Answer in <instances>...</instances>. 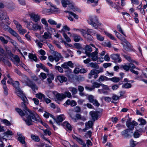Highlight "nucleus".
Returning a JSON list of instances; mask_svg holds the SVG:
<instances>
[{
  "label": "nucleus",
  "instance_id": "1",
  "mask_svg": "<svg viewBox=\"0 0 147 147\" xmlns=\"http://www.w3.org/2000/svg\"><path fill=\"white\" fill-rule=\"evenodd\" d=\"M24 106L25 108V109L24 110L25 112L24 113L21 109L19 108H16V110L21 116H25L26 117V119H25L23 117V119L27 125L29 126L32 125L33 120V122L41 123L47 128H49V126L45 123L42 122L40 117L36 113L30 110L27 107H26L25 106Z\"/></svg>",
  "mask_w": 147,
  "mask_h": 147
},
{
  "label": "nucleus",
  "instance_id": "2",
  "mask_svg": "<svg viewBox=\"0 0 147 147\" xmlns=\"http://www.w3.org/2000/svg\"><path fill=\"white\" fill-rule=\"evenodd\" d=\"M13 84L14 86L16 88L17 96L20 97L23 101V102H22V107L24 110L25 109L24 106L26 107H27L26 105L28 104L27 99L23 92L19 88V83L18 81H16L15 82H14L13 81V84Z\"/></svg>",
  "mask_w": 147,
  "mask_h": 147
},
{
  "label": "nucleus",
  "instance_id": "3",
  "mask_svg": "<svg viewBox=\"0 0 147 147\" xmlns=\"http://www.w3.org/2000/svg\"><path fill=\"white\" fill-rule=\"evenodd\" d=\"M23 83H25L27 86L30 87L33 90H37V87L35 84L32 83L27 76H23Z\"/></svg>",
  "mask_w": 147,
  "mask_h": 147
},
{
  "label": "nucleus",
  "instance_id": "4",
  "mask_svg": "<svg viewBox=\"0 0 147 147\" xmlns=\"http://www.w3.org/2000/svg\"><path fill=\"white\" fill-rule=\"evenodd\" d=\"M103 72V70L102 68H100L98 70L93 69L90 71V73L88 74V78L89 79H91L93 76L94 75L93 78L94 79H96L98 77V74Z\"/></svg>",
  "mask_w": 147,
  "mask_h": 147
},
{
  "label": "nucleus",
  "instance_id": "5",
  "mask_svg": "<svg viewBox=\"0 0 147 147\" xmlns=\"http://www.w3.org/2000/svg\"><path fill=\"white\" fill-rule=\"evenodd\" d=\"M91 46L94 48L95 49H93V50H95V51L94 52H93L92 53H90L89 55H87V56L91 58V60H92L93 61H96L98 58V49L96 48L95 47V46L93 44H91Z\"/></svg>",
  "mask_w": 147,
  "mask_h": 147
},
{
  "label": "nucleus",
  "instance_id": "6",
  "mask_svg": "<svg viewBox=\"0 0 147 147\" xmlns=\"http://www.w3.org/2000/svg\"><path fill=\"white\" fill-rule=\"evenodd\" d=\"M30 24H28L27 25V27L30 29L32 30L35 31H37L38 30H41L43 28V25L41 24H38L37 23H33L32 26V27L30 28L29 27L30 26Z\"/></svg>",
  "mask_w": 147,
  "mask_h": 147
},
{
  "label": "nucleus",
  "instance_id": "7",
  "mask_svg": "<svg viewBox=\"0 0 147 147\" xmlns=\"http://www.w3.org/2000/svg\"><path fill=\"white\" fill-rule=\"evenodd\" d=\"M98 22V18L97 17L94 16L92 17L90 19V20L88 21V23L90 25H92L96 29L98 28V26L96 25Z\"/></svg>",
  "mask_w": 147,
  "mask_h": 147
},
{
  "label": "nucleus",
  "instance_id": "8",
  "mask_svg": "<svg viewBox=\"0 0 147 147\" xmlns=\"http://www.w3.org/2000/svg\"><path fill=\"white\" fill-rule=\"evenodd\" d=\"M29 15L31 20L35 22H37L40 20V16L38 14H36L34 13H30Z\"/></svg>",
  "mask_w": 147,
  "mask_h": 147
},
{
  "label": "nucleus",
  "instance_id": "9",
  "mask_svg": "<svg viewBox=\"0 0 147 147\" xmlns=\"http://www.w3.org/2000/svg\"><path fill=\"white\" fill-rule=\"evenodd\" d=\"M110 57L115 63H120L121 61V59L118 54H112L111 55Z\"/></svg>",
  "mask_w": 147,
  "mask_h": 147
},
{
  "label": "nucleus",
  "instance_id": "10",
  "mask_svg": "<svg viewBox=\"0 0 147 147\" xmlns=\"http://www.w3.org/2000/svg\"><path fill=\"white\" fill-rule=\"evenodd\" d=\"M88 99L90 102L92 103L94 106L97 107L99 106V103L96 100L94 99V97L93 95H89L88 97Z\"/></svg>",
  "mask_w": 147,
  "mask_h": 147
},
{
  "label": "nucleus",
  "instance_id": "11",
  "mask_svg": "<svg viewBox=\"0 0 147 147\" xmlns=\"http://www.w3.org/2000/svg\"><path fill=\"white\" fill-rule=\"evenodd\" d=\"M137 63L135 61H133L132 63H129L128 64V65H124L121 66V67L125 70L126 71H128L131 68H136L135 66L133 64V63Z\"/></svg>",
  "mask_w": 147,
  "mask_h": 147
},
{
  "label": "nucleus",
  "instance_id": "12",
  "mask_svg": "<svg viewBox=\"0 0 147 147\" xmlns=\"http://www.w3.org/2000/svg\"><path fill=\"white\" fill-rule=\"evenodd\" d=\"M74 64L72 63L71 61H69L64 63L62 64L61 66L64 69H69V67L71 68L74 67Z\"/></svg>",
  "mask_w": 147,
  "mask_h": 147
},
{
  "label": "nucleus",
  "instance_id": "13",
  "mask_svg": "<svg viewBox=\"0 0 147 147\" xmlns=\"http://www.w3.org/2000/svg\"><path fill=\"white\" fill-rule=\"evenodd\" d=\"M72 136L74 139L79 144L83 146V147H86V143L81 138L75 135H73Z\"/></svg>",
  "mask_w": 147,
  "mask_h": 147
},
{
  "label": "nucleus",
  "instance_id": "14",
  "mask_svg": "<svg viewBox=\"0 0 147 147\" xmlns=\"http://www.w3.org/2000/svg\"><path fill=\"white\" fill-rule=\"evenodd\" d=\"M53 55L54 59V60L56 62L59 61L60 59L63 58L61 55L57 51H54Z\"/></svg>",
  "mask_w": 147,
  "mask_h": 147
},
{
  "label": "nucleus",
  "instance_id": "15",
  "mask_svg": "<svg viewBox=\"0 0 147 147\" xmlns=\"http://www.w3.org/2000/svg\"><path fill=\"white\" fill-rule=\"evenodd\" d=\"M138 123L134 121H133L132 122H127L126 123V125L127 127L131 130L133 129L134 127V126L137 125Z\"/></svg>",
  "mask_w": 147,
  "mask_h": 147
},
{
  "label": "nucleus",
  "instance_id": "16",
  "mask_svg": "<svg viewBox=\"0 0 147 147\" xmlns=\"http://www.w3.org/2000/svg\"><path fill=\"white\" fill-rule=\"evenodd\" d=\"M8 19L6 13L1 10H0V20H7Z\"/></svg>",
  "mask_w": 147,
  "mask_h": 147
},
{
  "label": "nucleus",
  "instance_id": "17",
  "mask_svg": "<svg viewBox=\"0 0 147 147\" xmlns=\"http://www.w3.org/2000/svg\"><path fill=\"white\" fill-rule=\"evenodd\" d=\"M72 2L68 0H61V3L63 6L66 7L67 5L69 7L72 6Z\"/></svg>",
  "mask_w": 147,
  "mask_h": 147
},
{
  "label": "nucleus",
  "instance_id": "18",
  "mask_svg": "<svg viewBox=\"0 0 147 147\" xmlns=\"http://www.w3.org/2000/svg\"><path fill=\"white\" fill-rule=\"evenodd\" d=\"M98 112L92 111L90 112V114L91 115L92 119L94 121L97 120L98 116Z\"/></svg>",
  "mask_w": 147,
  "mask_h": 147
},
{
  "label": "nucleus",
  "instance_id": "19",
  "mask_svg": "<svg viewBox=\"0 0 147 147\" xmlns=\"http://www.w3.org/2000/svg\"><path fill=\"white\" fill-rule=\"evenodd\" d=\"M71 36L73 38L74 41L76 42H78L80 40H83L81 37L80 35L76 34H73L71 35Z\"/></svg>",
  "mask_w": 147,
  "mask_h": 147
},
{
  "label": "nucleus",
  "instance_id": "20",
  "mask_svg": "<svg viewBox=\"0 0 147 147\" xmlns=\"http://www.w3.org/2000/svg\"><path fill=\"white\" fill-rule=\"evenodd\" d=\"M0 61L3 58L7 57V55L6 52L1 47H0Z\"/></svg>",
  "mask_w": 147,
  "mask_h": 147
},
{
  "label": "nucleus",
  "instance_id": "21",
  "mask_svg": "<svg viewBox=\"0 0 147 147\" xmlns=\"http://www.w3.org/2000/svg\"><path fill=\"white\" fill-rule=\"evenodd\" d=\"M84 49L85 53L87 56L89 55V54L91 53L90 52H92L93 50L91 46L88 45L84 47Z\"/></svg>",
  "mask_w": 147,
  "mask_h": 147
},
{
  "label": "nucleus",
  "instance_id": "22",
  "mask_svg": "<svg viewBox=\"0 0 147 147\" xmlns=\"http://www.w3.org/2000/svg\"><path fill=\"white\" fill-rule=\"evenodd\" d=\"M65 117L63 114L57 116L56 121L57 123L61 122L64 119H65Z\"/></svg>",
  "mask_w": 147,
  "mask_h": 147
},
{
  "label": "nucleus",
  "instance_id": "23",
  "mask_svg": "<svg viewBox=\"0 0 147 147\" xmlns=\"http://www.w3.org/2000/svg\"><path fill=\"white\" fill-rule=\"evenodd\" d=\"M62 125L67 130L70 131L71 130L72 128L70 124L67 121L64 122L63 123Z\"/></svg>",
  "mask_w": 147,
  "mask_h": 147
},
{
  "label": "nucleus",
  "instance_id": "24",
  "mask_svg": "<svg viewBox=\"0 0 147 147\" xmlns=\"http://www.w3.org/2000/svg\"><path fill=\"white\" fill-rule=\"evenodd\" d=\"M13 135V133L10 130H8L6 132H4L3 134V139L7 138L8 139V138L9 136H11Z\"/></svg>",
  "mask_w": 147,
  "mask_h": 147
},
{
  "label": "nucleus",
  "instance_id": "25",
  "mask_svg": "<svg viewBox=\"0 0 147 147\" xmlns=\"http://www.w3.org/2000/svg\"><path fill=\"white\" fill-rule=\"evenodd\" d=\"M91 82L92 84V86L94 88V90L95 88H98L101 86V84H100L97 82L94 81V80H91Z\"/></svg>",
  "mask_w": 147,
  "mask_h": 147
},
{
  "label": "nucleus",
  "instance_id": "26",
  "mask_svg": "<svg viewBox=\"0 0 147 147\" xmlns=\"http://www.w3.org/2000/svg\"><path fill=\"white\" fill-rule=\"evenodd\" d=\"M54 94L55 95L56 98L59 100L61 101L64 99L63 94H59L55 92Z\"/></svg>",
  "mask_w": 147,
  "mask_h": 147
},
{
  "label": "nucleus",
  "instance_id": "27",
  "mask_svg": "<svg viewBox=\"0 0 147 147\" xmlns=\"http://www.w3.org/2000/svg\"><path fill=\"white\" fill-rule=\"evenodd\" d=\"M130 130L128 129H127L125 130H123L121 132L122 135L125 137H128L130 136L129 134Z\"/></svg>",
  "mask_w": 147,
  "mask_h": 147
},
{
  "label": "nucleus",
  "instance_id": "28",
  "mask_svg": "<svg viewBox=\"0 0 147 147\" xmlns=\"http://www.w3.org/2000/svg\"><path fill=\"white\" fill-rule=\"evenodd\" d=\"M5 26L7 27V29H8V28H9V33L14 37H16L18 35V34L15 31L12 29L11 28H9L8 26L6 25Z\"/></svg>",
  "mask_w": 147,
  "mask_h": 147
},
{
  "label": "nucleus",
  "instance_id": "29",
  "mask_svg": "<svg viewBox=\"0 0 147 147\" xmlns=\"http://www.w3.org/2000/svg\"><path fill=\"white\" fill-rule=\"evenodd\" d=\"M57 79L60 82H63L66 81L67 80V78L63 76H57Z\"/></svg>",
  "mask_w": 147,
  "mask_h": 147
},
{
  "label": "nucleus",
  "instance_id": "30",
  "mask_svg": "<svg viewBox=\"0 0 147 147\" xmlns=\"http://www.w3.org/2000/svg\"><path fill=\"white\" fill-rule=\"evenodd\" d=\"M28 57L30 59H33L35 62L37 61V57L34 54L30 53H29Z\"/></svg>",
  "mask_w": 147,
  "mask_h": 147
},
{
  "label": "nucleus",
  "instance_id": "31",
  "mask_svg": "<svg viewBox=\"0 0 147 147\" xmlns=\"http://www.w3.org/2000/svg\"><path fill=\"white\" fill-rule=\"evenodd\" d=\"M13 22L18 31L22 29V26L16 20H13Z\"/></svg>",
  "mask_w": 147,
  "mask_h": 147
},
{
  "label": "nucleus",
  "instance_id": "32",
  "mask_svg": "<svg viewBox=\"0 0 147 147\" xmlns=\"http://www.w3.org/2000/svg\"><path fill=\"white\" fill-rule=\"evenodd\" d=\"M71 117L75 122H76L77 121V120L81 119V116L80 114H77L74 117H73L72 115H71Z\"/></svg>",
  "mask_w": 147,
  "mask_h": 147
},
{
  "label": "nucleus",
  "instance_id": "33",
  "mask_svg": "<svg viewBox=\"0 0 147 147\" xmlns=\"http://www.w3.org/2000/svg\"><path fill=\"white\" fill-rule=\"evenodd\" d=\"M64 12L65 13H68L69 15V16L70 15L73 16L74 17V18L76 20H77L78 19V16L72 12H71L69 11L66 10Z\"/></svg>",
  "mask_w": 147,
  "mask_h": 147
},
{
  "label": "nucleus",
  "instance_id": "34",
  "mask_svg": "<svg viewBox=\"0 0 147 147\" xmlns=\"http://www.w3.org/2000/svg\"><path fill=\"white\" fill-rule=\"evenodd\" d=\"M92 121H89L88 122L86 123L85 126L86 127L87 129H89L92 127Z\"/></svg>",
  "mask_w": 147,
  "mask_h": 147
},
{
  "label": "nucleus",
  "instance_id": "35",
  "mask_svg": "<svg viewBox=\"0 0 147 147\" xmlns=\"http://www.w3.org/2000/svg\"><path fill=\"white\" fill-rule=\"evenodd\" d=\"M109 78H108L106 76H101L98 79V81L99 82H103L104 81L109 80Z\"/></svg>",
  "mask_w": 147,
  "mask_h": 147
},
{
  "label": "nucleus",
  "instance_id": "36",
  "mask_svg": "<svg viewBox=\"0 0 147 147\" xmlns=\"http://www.w3.org/2000/svg\"><path fill=\"white\" fill-rule=\"evenodd\" d=\"M43 38L45 39H49L51 37V34L50 33L45 32L42 36Z\"/></svg>",
  "mask_w": 147,
  "mask_h": 147
},
{
  "label": "nucleus",
  "instance_id": "37",
  "mask_svg": "<svg viewBox=\"0 0 147 147\" xmlns=\"http://www.w3.org/2000/svg\"><path fill=\"white\" fill-rule=\"evenodd\" d=\"M64 98H65L66 97L70 98L71 97V93L68 91H65L64 92L63 94Z\"/></svg>",
  "mask_w": 147,
  "mask_h": 147
},
{
  "label": "nucleus",
  "instance_id": "38",
  "mask_svg": "<svg viewBox=\"0 0 147 147\" xmlns=\"http://www.w3.org/2000/svg\"><path fill=\"white\" fill-rule=\"evenodd\" d=\"M63 144L65 147H77V145H76L71 146L69 143L67 141H64L63 142Z\"/></svg>",
  "mask_w": 147,
  "mask_h": 147
},
{
  "label": "nucleus",
  "instance_id": "39",
  "mask_svg": "<svg viewBox=\"0 0 147 147\" xmlns=\"http://www.w3.org/2000/svg\"><path fill=\"white\" fill-rule=\"evenodd\" d=\"M121 80L120 78L117 77H114L111 78H110L109 79V80H111L114 82H118Z\"/></svg>",
  "mask_w": 147,
  "mask_h": 147
},
{
  "label": "nucleus",
  "instance_id": "40",
  "mask_svg": "<svg viewBox=\"0 0 147 147\" xmlns=\"http://www.w3.org/2000/svg\"><path fill=\"white\" fill-rule=\"evenodd\" d=\"M69 90L72 92V94H75L77 93V89L73 87H70L69 88Z\"/></svg>",
  "mask_w": 147,
  "mask_h": 147
},
{
  "label": "nucleus",
  "instance_id": "41",
  "mask_svg": "<svg viewBox=\"0 0 147 147\" xmlns=\"http://www.w3.org/2000/svg\"><path fill=\"white\" fill-rule=\"evenodd\" d=\"M84 38L87 39L88 40L91 41L92 40V36L88 33H86L84 35Z\"/></svg>",
  "mask_w": 147,
  "mask_h": 147
},
{
  "label": "nucleus",
  "instance_id": "42",
  "mask_svg": "<svg viewBox=\"0 0 147 147\" xmlns=\"http://www.w3.org/2000/svg\"><path fill=\"white\" fill-rule=\"evenodd\" d=\"M3 61L6 65L9 66H11V63H10L8 60L6 58H4L2 59Z\"/></svg>",
  "mask_w": 147,
  "mask_h": 147
},
{
  "label": "nucleus",
  "instance_id": "43",
  "mask_svg": "<svg viewBox=\"0 0 147 147\" xmlns=\"http://www.w3.org/2000/svg\"><path fill=\"white\" fill-rule=\"evenodd\" d=\"M98 92L100 94L103 93L105 94H108V91L105 90L102 88V89H98Z\"/></svg>",
  "mask_w": 147,
  "mask_h": 147
},
{
  "label": "nucleus",
  "instance_id": "44",
  "mask_svg": "<svg viewBox=\"0 0 147 147\" xmlns=\"http://www.w3.org/2000/svg\"><path fill=\"white\" fill-rule=\"evenodd\" d=\"M64 30L66 31H69L70 28L66 25H65L63 26V28L61 30H59V31L60 32H64Z\"/></svg>",
  "mask_w": 147,
  "mask_h": 147
},
{
  "label": "nucleus",
  "instance_id": "45",
  "mask_svg": "<svg viewBox=\"0 0 147 147\" xmlns=\"http://www.w3.org/2000/svg\"><path fill=\"white\" fill-rule=\"evenodd\" d=\"M138 120L140 122V124H139L140 125H143L146 124V121L142 118H139Z\"/></svg>",
  "mask_w": 147,
  "mask_h": 147
},
{
  "label": "nucleus",
  "instance_id": "46",
  "mask_svg": "<svg viewBox=\"0 0 147 147\" xmlns=\"http://www.w3.org/2000/svg\"><path fill=\"white\" fill-rule=\"evenodd\" d=\"M96 36L97 40L99 41H103L104 39V37L100 34H96Z\"/></svg>",
  "mask_w": 147,
  "mask_h": 147
},
{
  "label": "nucleus",
  "instance_id": "47",
  "mask_svg": "<svg viewBox=\"0 0 147 147\" xmlns=\"http://www.w3.org/2000/svg\"><path fill=\"white\" fill-rule=\"evenodd\" d=\"M31 138L32 139L36 142H39L40 140V139L38 136H36L35 135L32 134L31 135Z\"/></svg>",
  "mask_w": 147,
  "mask_h": 147
},
{
  "label": "nucleus",
  "instance_id": "48",
  "mask_svg": "<svg viewBox=\"0 0 147 147\" xmlns=\"http://www.w3.org/2000/svg\"><path fill=\"white\" fill-rule=\"evenodd\" d=\"M72 6H71V7H69L70 9L74 11H78L79 9L76 6H75L73 3H72Z\"/></svg>",
  "mask_w": 147,
  "mask_h": 147
},
{
  "label": "nucleus",
  "instance_id": "49",
  "mask_svg": "<svg viewBox=\"0 0 147 147\" xmlns=\"http://www.w3.org/2000/svg\"><path fill=\"white\" fill-rule=\"evenodd\" d=\"M138 144V142L134 141L133 139H131L130 140V144L131 147H135Z\"/></svg>",
  "mask_w": 147,
  "mask_h": 147
},
{
  "label": "nucleus",
  "instance_id": "50",
  "mask_svg": "<svg viewBox=\"0 0 147 147\" xmlns=\"http://www.w3.org/2000/svg\"><path fill=\"white\" fill-rule=\"evenodd\" d=\"M15 71L16 73L18 74L20 76H21L22 77V80L24 79L23 76H25V75L23 74L21 72L17 69H15Z\"/></svg>",
  "mask_w": 147,
  "mask_h": 147
},
{
  "label": "nucleus",
  "instance_id": "51",
  "mask_svg": "<svg viewBox=\"0 0 147 147\" xmlns=\"http://www.w3.org/2000/svg\"><path fill=\"white\" fill-rule=\"evenodd\" d=\"M36 97L40 99H42V98H45V95L41 93H39L36 94Z\"/></svg>",
  "mask_w": 147,
  "mask_h": 147
},
{
  "label": "nucleus",
  "instance_id": "52",
  "mask_svg": "<svg viewBox=\"0 0 147 147\" xmlns=\"http://www.w3.org/2000/svg\"><path fill=\"white\" fill-rule=\"evenodd\" d=\"M24 139L25 138L24 136L18 137V140L22 144H25V143Z\"/></svg>",
  "mask_w": 147,
  "mask_h": 147
},
{
  "label": "nucleus",
  "instance_id": "53",
  "mask_svg": "<svg viewBox=\"0 0 147 147\" xmlns=\"http://www.w3.org/2000/svg\"><path fill=\"white\" fill-rule=\"evenodd\" d=\"M105 32V34L108 37H109L110 39L112 40H115V37L112 35L111 34L107 32Z\"/></svg>",
  "mask_w": 147,
  "mask_h": 147
},
{
  "label": "nucleus",
  "instance_id": "54",
  "mask_svg": "<svg viewBox=\"0 0 147 147\" xmlns=\"http://www.w3.org/2000/svg\"><path fill=\"white\" fill-rule=\"evenodd\" d=\"M108 4L112 7H115V4L113 3L111 0H106Z\"/></svg>",
  "mask_w": 147,
  "mask_h": 147
},
{
  "label": "nucleus",
  "instance_id": "55",
  "mask_svg": "<svg viewBox=\"0 0 147 147\" xmlns=\"http://www.w3.org/2000/svg\"><path fill=\"white\" fill-rule=\"evenodd\" d=\"M131 85L130 84L127 83L123 84L122 86V88H131Z\"/></svg>",
  "mask_w": 147,
  "mask_h": 147
},
{
  "label": "nucleus",
  "instance_id": "56",
  "mask_svg": "<svg viewBox=\"0 0 147 147\" xmlns=\"http://www.w3.org/2000/svg\"><path fill=\"white\" fill-rule=\"evenodd\" d=\"M48 22L52 25H56L57 24V22L51 19H50L48 20Z\"/></svg>",
  "mask_w": 147,
  "mask_h": 147
},
{
  "label": "nucleus",
  "instance_id": "57",
  "mask_svg": "<svg viewBox=\"0 0 147 147\" xmlns=\"http://www.w3.org/2000/svg\"><path fill=\"white\" fill-rule=\"evenodd\" d=\"M45 29L48 32V33H50V32H51L54 30V29L53 28L49 27L48 25L47 26H46L45 27Z\"/></svg>",
  "mask_w": 147,
  "mask_h": 147
},
{
  "label": "nucleus",
  "instance_id": "58",
  "mask_svg": "<svg viewBox=\"0 0 147 147\" xmlns=\"http://www.w3.org/2000/svg\"><path fill=\"white\" fill-rule=\"evenodd\" d=\"M97 65L96 63H90L88 65L89 67H92L94 68H96L97 67Z\"/></svg>",
  "mask_w": 147,
  "mask_h": 147
},
{
  "label": "nucleus",
  "instance_id": "59",
  "mask_svg": "<svg viewBox=\"0 0 147 147\" xmlns=\"http://www.w3.org/2000/svg\"><path fill=\"white\" fill-rule=\"evenodd\" d=\"M101 86H102V88L104 89L105 90L107 91H110V89L109 88L108 86L106 85H105L103 84H101Z\"/></svg>",
  "mask_w": 147,
  "mask_h": 147
},
{
  "label": "nucleus",
  "instance_id": "60",
  "mask_svg": "<svg viewBox=\"0 0 147 147\" xmlns=\"http://www.w3.org/2000/svg\"><path fill=\"white\" fill-rule=\"evenodd\" d=\"M92 132L90 131H88L86 133L85 136L86 138H90L92 136Z\"/></svg>",
  "mask_w": 147,
  "mask_h": 147
},
{
  "label": "nucleus",
  "instance_id": "61",
  "mask_svg": "<svg viewBox=\"0 0 147 147\" xmlns=\"http://www.w3.org/2000/svg\"><path fill=\"white\" fill-rule=\"evenodd\" d=\"M62 67L59 66H55V68L56 70H58L59 72L62 73L63 72V70Z\"/></svg>",
  "mask_w": 147,
  "mask_h": 147
},
{
  "label": "nucleus",
  "instance_id": "62",
  "mask_svg": "<svg viewBox=\"0 0 147 147\" xmlns=\"http://www.w3.org/2000/svg\"><path fill=\"white\" fill-rule=\"evenodd\" d=\"M117 29L118 30V31L121 34H122L125 36L126 37V36L125 34L124 33V32H123V31L122 30L121 27V26L120 25H118L117 26Z\"/></svg>",
  "mask_w": 147,
  "mask_h": 147
},
{
  "label": "nucleus",
  "instance_id": "63",
  "mask_svg": "<svg viewBox=\"0 0 147 147\" xmlns=\"http://www.w3.org/2000/svg\"><path fill=\"white\" fill-rule=\"evenodd\" d=\"M0 40L1 42L4 44H7L8 41L5 39V38L3 36H0Z\"/></svg>",
  "mask_w": 147,
  "mask_h": 147
},
{
  "label": "nucleus",
  "instance_id": "64",
  "mask_svg": "<svg viewBox=\"0 0 147 147\" xmlns=\"http://www.w3.org/2000/svg\"><path fill=\"white\" fill-rule=\"evenodd\" d=\"M74 46L78 49H81L82 48V45L79 43H75L74 44Z\"/></svg>",
  "mask_w": 147,
  "mask_h": 147
}]
</instances>
